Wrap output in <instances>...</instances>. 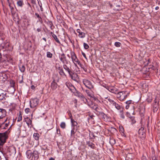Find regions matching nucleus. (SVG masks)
<instances>
[{"mask_svg": "<svg viewBox=\"0 0 160 160\" xmlns=\"http://www.w3.org/2000/svg\"><path fill=\"white\" fill-rule=\"evenodd\" d=\"M70 54L72 61L74 63L75 66H77V64L75 63L76 62L77 63L78 65H79L82 68V64L77 58L76 55L75 54L74 52L73 51H71L70 52Z\"/></svg>", "mask_w": 160, "mask_h": 160, "instance_id": "nucleus-1", "label": "nucleus"}, {"mask_svg": "<svg viewBox=\"0 0 160 160\" xmlns=\"http://www.w3.org/2000/svg\"><path fill=\"white\" fill-rule=\"evenodd\" d=\"M74 92L72 93L74 94L75 96L80 98L84 103H86L88 102V100L82 93L78 91L76 88V91H74Z\"/></svg>", "mask_w": 160, "mask_h": 160, "instance_id": "nucleus-2", "label": "nucleus"}, {"mask_svg": "<svg viewBox=\"0 0 160 160\" xmlns=\"http://www.w3.org/2000/svg\"><path fill=\"white\" fill-rule=\"evenodd\" d=\"M97 114L99 117L102 118L105 122L109 121L111 120L110 117L108 116V115L105 114L103 112H98V113H97Z\"/></svg>", "mask_w": 160, "mask_h": 160, "instance_id": "nucleus-3", "label": "nucleus"}, {"mask_svg": "<svg viewBox=\"0 0 160 160\" xmlns=\"http://www.w3.org/2000/svg\"><path fill=\"white\" fill-rule=\"evenodd\" d=\"M144 130V128L141 127L139 129L138 131L139 136L141 139L142 142H144L146 138V133Z\"/></svg>", "mask_w": 160, "mask_h": 160, "instance_id": "nucleus-4", "label": "nucleus"}, {"mask_svg": "<svg viewBox=\"0 0 160 160\" xmlns=\"http://www.w3.org/2000/svg\"><path fill=\"white\" fill-rule=\"evenodd\" d=\"M82 82L85 86L90 90L94 88V86L91 82L88 80L84 79L83 80Z\"/></svg>", "mask_w": 160, "mask_h": 160, "instance_id": "nucleus-5", "label": "nucleus"}, {"mask_svg": "<svg viewBox=\"0 0 160 160\" xmlns=\"http://www.w3.org/2000/svg\"><path fill=\"white\" fill-rule=\"evenodd\" d=\"M8 136L6 133H0V145L2 146L6 142Z\"/></svg>", "mask_w": 160, "mask_h": 160, "instance_id": "nucleus-6", "label": "nucleus"}, {"mask_svg": "<svg viewBox=\"0 0 160 160\" xmlns=\"http://www.w3.org/2000/svg\"><path fill=\"white\" fill-rule=\"evenodd\" d=\"M52 79V81L51 83V87L52 90H55L57 88L58 85L57 82H58L59 79L58 78V79H57L54 77H53Z\"/></svg>", "mask_w": 160, "mask_h": 160, "instance_id": "nucleus-7", "label": "nucleus"}, {"mask_svg": "<svg viewBox=\"0 0 160 160\" xmlns=\"http://www.w3.org/2000/svg\"><path fill=\"white\" fill-rule=\"evenodd\" d=\"M159 101L156 98L152 103L153 111L154 112H156L158 109L159 106Z\"/></svg>", "mask_w": 160, "mask_h": 160, "instance_id": "nucleus-8", "label": "nucleus"}, {"mask_svg": "<svg viewBox=\"0 0 160 160\" xmlns=\"http://www.w3.org/2000/svg\"><path fill=\"white\" fill-rule=\"evenodd\" d=\"M71 78L73 81L78 83L79 81V78L78 74L73 72L69 76Z\"/></svg>", "mask_w": 160, "mask_h": 160, "instance_id": "nucleus-9", "label": "nucleus"}, {"mask_svg": "<svg viewBox=\"0 0 160 160\" xmlns=\"http://www.w3.org/2000/svg\"><path fill=\"white\" fill-rule=\"evenodd\" d=\"M65 85L72 92H74V91H76V88L70 82H67L65 83Z\"/></svg>", "mask_w": 160, "mask_h": 160, "instance_id": "nucleus-10", "label": "nucleus"}, {"mask_svg": "<svg viewBox=\"0 0 160 160\" xmlns=\"http://www.w3.org/2000/svg\"><path fill=\"white\" fill-rule=\"evenodd\" d=\"M8 79V76L4 72H0V82L3 83L6 81Z\"/></svg>", "mask_w": 160, "mask_h": 160, "instance_id": "nucleus-11", "label": "nucleus"}, {"mask_svg": "<svg viewBox=\"0 0 160 160\" xmlns=\"http://www.w3.org/2000/svg\"><path fill=\"white\" fill-rule=\"evenodd\" d=\"M39 102V100L37 98L31 99V108L36 107Z\"/></svg>", "mask_w": 160, "mask_h": 160, "instance_id": "nucleus-12", "label": "nucleus"}, {"mask_svg": "<svg viewBox=\"0 0 160 160\" xmlns=\"http://www.w3.org/2000/svg\"><path fill=\"white\" fill-rule=\"evenodd\" d=\"M61 57H59L60 61L63 63H65L67 64L68 63V60L67 59L64 53H62L61 55Z\"/></svg>", "mask_w": 160, "mask_h": 160, "instance_id": "nucleus-13", "label": "nucleus"}, {"mask_svg": "<svg viewBox=\"0 0 160 160\" xmlns=\"http://www.w3.org/2000/svg\"><path fill=\"white\" fill-rule=\"evenodd\" d=\"M126 92H120L117 94V98L120 100H123L124 98H123V93L125 94Z\"/></svg>", "mask_w": 160, "mask_h": 160, "instance_id": "nucleus-14", "label": "nucleus"}, {"mask_svg": "<svg viewBox=\"0 0 160 160\" xmlns=\"http://www.w3.org/2000/svg\"><path fill=\"white\" fill-rule=\"evenodd\" d=\"M32 157V160H36L39 157L38 152L37 151H33V153L31 155V157Z\"/></svg>", "mask_w": 160, "mask_h": 160, "instance_id": "nucleus-15", "label": "nucleus"}, {"mask_svg": "<svg viewBox=\"0 0 160 160\" xmlns=\"http://www.w3.org/2000/svg\"><path fill=\"white\" fill-rule=\"evenodd\" d=\"M6 115V112L3 109L0 108V119L5 117Z\"/></svg>", "mask_w": 160, "mask_h": 160, "instance_id": "nucleus-16", "label": "nucleus"}, {"mask_svg": "<svg viewBox=\"0 0 160 160\" xmlns=\"http://www.w3.org/2000/svg\"><path fill=\"white\" fill-rule=\"evenodd\" d=\"M58 69L59 70L58 73L62 76H66V75L64 72L61 66L59 65Z\"/></svg>", "mask_w": 160, "mask_h": 160, "instance_id": "nucleus-17", "label": "nucleus"}, {"mask_svg": "<svg viewBox=\"0 0 160 160\" xmlns=\"http://www.w3.org/2000/svg\"><path fill=\"white\" fill-rule=\"evenodd\" d=\"M133 102L131 100H128L126 102V103L127 105L126 106L125 108L127 109H128L130 107H133Z\"/></svg>", "mask_w": 160, "mask_h": 160, "instance_id": "nucleus-18", "label": "nucleus"}, {"mask_svg": "<svg viewBox=\"0 0 160 160\" xmlns=\"http://www.w3.org/2000/svg\"><path fill=\"white\" fill-rule=\"evenodd\" d=\"M77 32L79 33L78 36L80 38H83L85 37V34L82 32L80 29H77Z\"/></svg>", "mask_w": 160, "mask_h": 160, "instance_id": "nucleus-19", "label": "nucleus"}, {"mask_svg": "<svg viewBox=\"0 0 160 160\" xmlns=\"http://www.w3.org/2000/svg\"><path fill=\"white\" fill-rule=\"evenodd\" d=\"M108 88H107L110 92L114 93H116L118 92V89L114 87H108Z\"/></svg>", "mask_w": 160, "mask_h": 160, "instance_id": "nucleus-20", "label": "nucleus"}, {"mask_svg": "<svg viewBox=\"0 0 160 160\" xmlns=\"http://www.w3.org/2000/svg\"><path fill=\"white\" fill-rule=\"evenodd\" d=\"M90 107L93 109L95 110V111L97 112V113H98V112H100L99 111V109L97 105L92 104L91 105Z\"/></svg>", "mask_w": 160, "mask_h": 160, "instance_id": "nucleus-21", "label": "nucleus"}, {"mask_svg": "<svg viewBox=\"0 0 160 160\" xmlns=\"http://www.w3.org/2000/svg\"><path fill=\"white\" fill-rule=\"evenodd\" d=\"M105 99H106L104 100V102H107L108 103V102L110 105L112 104L113 105L115 102L113 100L109 98H108V97L105 98Z\"/></svg>", "mask_w": 160, "mask_h": 160, "instance_id": "nucleus-22", "label": "nucleus"}, {"mask_svg": "<svg viewBox=\"0 0 160 160\" xmlns=\"http://www.w3.org/2000/svg\"><path fill=\"white\" fill-rule=\"evenodd\" d=\"M86 143L88 147L92 149H94L95 148V144L89 141H87Z\"/></svg>", "mask_w": 160, "mask_h": 160, "instance_id": "nucleus-23", "label": "nucleus"}, {"mask_svg": "<svg viewBox=\"0 0 160 160\" xmlns=\"http://www.w3.org/2000/svg\"><path fill=\"white\" fill-rule=\"evenodd\" d=\"M8 151L11 153H16V148L13 146H11L9 148Z\"/></svg>", "mask_w": 160, "mask_h": 160, "instance_id": "nucleus-24", "label": "nucleus"}, {"mask_svg": "<svg viewBox=\"0 0 160 160\" xmlns=\"http://www.w3.org/2000/svg\"><path fill=\"white\" fill-rule=\"evenodd\" d=\"M126 115L127 117L129 118L132 120V123H134L136 122V121L134 119V117L130 116V113L127 112L126 113Z\"/></svg>", "mask_w": 160, "mask_h": 160, "instance_id": "nucleus-25", "label": "nucleus"}, {"mask_svg": "<svg viewBox=\"0 0 160 160\" xmlns=\"http://www.w3.org/2000/svg\"><path fill=\"white\" fill-rule=\"evenodd\" d=\"M32 3V7L34 10H35L36 9H38V6L36 4V0H31Z\"/></svg>", "mask_w": 160, "mask_h": 160, "instance_id": "nucleus-26", "label": "nucleus"}, {"mask_svg": "<svg viewBox=\"0 0 160 160\" xmlns=\"http://www.w3.org/2000/svg\"><path fill=\"white\" fill-rule=\"evenodd\" d=\"M35 15L38 18V20L37 21V22H40L41 24H42L43 23V21L41 17H40L39 14L37 13H36Z\"/></svg>", "mask_w": 160, "mask_h": 160, "instance_id": "nucleus-27", "label": "nucleus"}, {"mask_svg": "<svg viewBox=\"0 0 160 160\" xmlns=\"http://www.w3.org/2000/svg\"><path fill=\"white\" fill-rule=\"evenodd\" d=\"M24 118V121L27 124L28 127H29V125L30 124V118L26 116H25Z\"/></svg>", "mask_w": 160, "mask_h": 160, "instance_id": "nucleus-28", "label": "nucleus"}, {"mask_svg": "<svg viewBox=\"0 0 160 160\" xmlns=\"http://www.w3.org/2000/svg\"><path fill=\"white\" fill-rule=\"evenodd\" d=\"M110 144L112 146L116 143V140L114 138L112 137H110L109 142Z\"/></svg>", "mask_w": 160, "mask_h": 160, "instance_id": "nucleus-29", "label": "nucleus"}, {"mask_svg": "<svg viewBox=\"0 0 160 160\" xmlns=\"http://www.w3.org/2000/svg\"><path fill=\"white\" fill-rule=\"evenodd\" d=\"M6 97V93L5 92L1 93L0 94V101L3 100L4 99H5V98Z\"/></svg>", "mask_w": 160, "mask_h": 160, "instance_id": "nucleus-30", "label": "nucleus"}, {"mask_svg": "<svg viewBox=\"0 0 160 160\" xmlns=\"http://www.w3.org/2000/svg\"><path fill=\"white\" fill-rule=\"evenodd\" d=\"M78 128H72V129L71 131V136H72L74 135L76 132Z\"/></svg>", "mask_w": 160, "mask_h": 160, "instance_id": "nucleus-31", "label": "nucleus"}, {"mask_svg": "<svg viewBox=\"0 0 160 160\" xmlns=\"http://www.w3.org/2000/svg\"><path fill=\"white\" fill-rule=\"evenodd\" d=\"M123 108H122L119 111L120 117L123 119L125 118V116L123 113Z\"/></svg>", "mask_w": 160, "mask_h": 160, "instance_id": "nucleus-32", "label": "nucleus"}, {"mask_svg": "<svg viewBox=\"0 0 160 160\" xmlns=\"http://www.w3.org/2000/svg\"><path fill=\"white\" fill-rule=\"evenodd\" d=\"M119 130L120 132L122 134V135L123 136H124L125 135V133H124V130L122 126H119Z\"/></svg>", "mask_w": 160, "mask_h": 160, "instance_id": "nucleus-33", "label": "nucleus"}, {"mask_svg": "<svg viewBox=\"0 0 160 160\" xmlns=\"http://www.w3.org/2000/svg\"><path fill=\"white\" fill-rule=\"evenodd\" d=\"M19 68L20 71L22 72H23L25 70V68L24 65L22 64H20V65H19Z\"/></svg>", "mask_w": 160, "mask_h": 160, "instance_id": "nucleus-34", "label": "nucleus"}, {"mask_svg": "<svg viewBox=\"0 0 160 160\" xmlns=\"http://www.w3.org/2000/svg\"><path fill=\"white\" fill-rule=\"evenodd\" d=\"M47 24L48 26L52 30L53 29V25L52 21H48L47 22Z\"/></svg>", "mask_w": 160, "mask_h": 160, "instance_id": "nucleus-35", "label": "nucleus"}, {"mask_svg": "<svg viewBox=\"0 0 160 160\" xmlns=\"http://www.w3.org/2000/svg\"><path fill=\"white\" fill-rule=\"evenodd\" d=\"M52 37L56 41V42L58 44L60 43V42L59 41L58 39L57 38V36L55 34H53Z\"/></svg>", "mask_w": 160, "mask_h": 160, "instance_id": "nucleus-36", "label": "nucleus"}, {"mask_svg": "<svg viewBox=\"0 0 160 160\" xmlns=\"http://www.w3.org/2000/svg\"><path fill=\"white\" fill-rule=\"evenodd\" d=\"M108 131L112 133L116 132H117V129L113 127H111V128L108 130Z\"/></svg>", "mask_w": 160, "mask_h": 160, "instance_id": "nucleus-37", "label": "nucleus"}, {"mask_svg": "<svg viewBox=\"0 0 160 160\" xmlns=\"http://www.w3.org/2000/svg\"><path fill=\"white\" fill-rule=\"evenodd\" d=\"M39 134L37 133H34L33 135L34 138L36 140H38L39 139Z\"/></svg>", "mask_w": 160, "mask_h": 160, "instance_id": "nucleus-38", "label": "nucleus"}, {"mask_svg": "<svg viewBox=\"0 0 160 160\" xmlns=\"http://www.w3.org/2000/svg\"><path fill=\"white\" fill-rule=\"evenodd\" d=\"M52 54L50 52H47V57L48 58H51L52 57Z\"/></svg>", "mask_w": 160, "mask_h": 160, "instance_id": "nucleus-39", "label": "nucleus"}, {"mask_svg": "<svg viewBox=\"0 0 160 160\" xmlns=\"http://www.w3.org/2000/svg\"><path fill=\"white\" fill-rule=\"evenodd\" d=\"M60 126L62 129L65 128L66 127V124L65 122H62L60 124Z\"/></svg>", "mask_w": 160, "mask_h": 160, "instance_id": "nucleus-40", "label": "nucleus"}, {"mask_svg": "<svg viewBox=\"0 0 160 160\" xmlns=\"http://www.w3.org/2000/svg\"><path fill=\"white\" fill-rule=\"evenodd\" d=\"M22 120V116L21 113V112H19V114L18 115V118L17 120V122H19Z\"/></svg>", "mask_w": 160, "mask_h": 160, "instance_id": "nucleus-41", "label": "nucleus"}, {"mask_svg": "<svg viewBox=\"0 0 160 160\" xmlns=\"http://www.w3.org/2000/svg\"><path fill=\"white\" fill-rule=\"evenodd\" d=\"M17 4L18 6L22 7L23 4V1L21 0L18 1L17 2Z\"/></svg>", "mask_w": 160, "mask_h": 160, "instance_id": "nucleus-42", "label": "nucleus"}, {"mask_svg": "<svg viewBox=\"0 0 160 160\" xmlns=\"http://www.w3.org/2000/svg\"><path fill=\"white\" fill-rule=\"evenodd\" d=\"M121 45V43L119 42H116L114 43V45L117 47H119Z\"/></svg>", "mask_w": 160, "mask_h": 160, "instance_id": "nucleus-43", "label": "nucleus"}, {"mask_svg": "<svg viewBox=\"0 0 160 160\" xmlns=\"http://www.w3.org/2000/svg\"><path fill=\"white\" fill-rule=\"evenodd\" d=\"M6 122V123H5V128H6V127H8V124L9 123V119L8 120V118H7L5 121V122Z\"/></svg>", "mask_w": 160, "mask_h": 160, "instance_id": "nucleus-44", "label": "nucleus"}, {"mask_svg": "<svg viewBox=\"0 0 160 160\" xmlns=\"http://www.w3.org/2000/svg\"><path fill=\"white\" fill-rule=\"evenodd\" d=\"M85 92L88 94V95L90 97H92V95H93V94H92L90 91L88 90H85Z\"/></svg>", "mask_w": 160, "mask_h": 160, "instance_id": "nucleus-45", "label": "nucleus"}, {"mask_svg": "<svg viewBox=\"0 0 160 160\" xmlns=\"http://www.w3.org/2000/svg\"><path fill=\"white\" fill-rule=\"evenodd\" d=\"M63 68L66 71H67V70H69L70 68L68 67V66L65 64H64L63 65Z\"/></svg>", "mask_w": 160, "mask_h": 160, "instance_id": "nucleus-46", "label": "nucleus"}, {"mask_svg": "<svg viewBox=\"0 0 160 160\" xmlns=\"http://www.w3.org/2000/svg\"><path fill=\"white\" fill-rule=\"evenodd\" d=\"M78 125V123L77 122H74V123L72 125V128H78L77 125Z\"/></svg>", "mask_w": 160, "mask_h": 160, "instance_id": "nucleus-47", "label": "nucleus"}, {"mask_svg": "<svg viewBox=\"0 0 160 160\" xmlns=\"http://www.w3.org/2000/svg\"><path fill=\"white\" fill-rule=\"evenodd\" d=\"M149 69H151L153 70H155L157 69V68L153 65H150L148 68Z\"/></svg>", "mask_w": 160, "mask_h": 160, "instance_id": "nucleus-48", "label": "nucleus"}, {"mask_svg": "<svg viewBox=\"0 0 160 160\" xmlns=\"http://www.w3.org/2000/svg\"><path fill=\"white\" fill-rule=\"evenodd\" d=\"M26 155L27 158H28V159L30 158V156H29L30 155V150H28L26 152Z\"/></svg>", "mask_w": 160, "mask_h": 160, "instance_id": "nucleus-49", "label": "nucleus"}, {"mask_svg": "<svg viewBox=\"0 0 160 160\" xmlns=\"http://www.w3.org/2000/svg\"><path fill=\"white\" fill-rule=\"evenodd\" d=\"M152 98L151 97H148V98H147V99H146L148 103L151 102L152 101Z\"/></svg>", "mask_w": 160, "mask_h": 160, "instance_id": "nucleus-50", "label": "nucleus"}, {"mask_svg": "<svg viewBox=\"0 0 160 160\" xmlns=\"http://www.w3.org/2000/svg\"><path fill=\"white\" fill-rule=\"evenodd\" d=\"M83 46L84 48L86 49H88L89 47L88 45L85 42L83 43Z\"/></svg>", "mask_w": 160, "mask_h": 160, "instance_id": "nucleus-51", "label": "nucleus"}, {"mask_svg": "<svg viewBox=\"0 0 160 160\" xmlns=\"http://www.w3.org/2000/svg\"><path fill=\"white\" fill-rule=\"evenodd\" d=\"M91 98H93V99L94 100V101H98V98L96 97H95L94 95L93 94L92 95V97H91Z\"/></svg>", "mask_w": 160, "mask_h": 160, "instance_id": "nucleus-52", "label": "nucleus"}, {"mask_svg": "<svg viewBox=\"0 0 160 160\" xmlns=\"http://www.w3.org/2000/svg\"><path fill=\"white\" fill-rule=\"evenodd\" d=\"M116 8H116L115 9L116 10H117V11H119V10H122V8H120V5H117L116 6Z\"/></svg>", "mask_w": 160, "mask_h": 160, "instance_id": "nucleus-53", "label": "nucleus"}, {"mask_svg": "<svg viewBox=\"0 0 160 160\" xmlns=\"http://www.w3.org/2000/svg\"><path fill=\"white\" fill-rule=\"evenodd\" d=\"M72 116H71L70 117V118H71V122L72 125L73 124L74 122H75L76 121H75L72 118Z\"/></svg>", "mask_w": 160, "mask_h": 160, "instance_id": "nucleus-54", "label": "nucleus"}, {"mask_svg": "<svg viewBox=\"0 0 160 160\" xmlns=\"http://www.w3.org/2000/svg\"><path fill=\"white\" fill-rule=\"evenodd\" d=\"M142 160H148L147 157L144 154H143L142 156Z\"/></svg>", "mask_w": 160, "mask_h": 160, "instance_id": "nucleus-55", "label": "nucleus"}, {"mask_svg": "<svg viewBox=\"0 0 160 160\" xmlns=\"http://www.w3.org/2000/svg\"><path fill=\"white\" fill-rule=\"evenodd\" d=\"M67 72H68L69 76L73 72V71L71 70L70 69H69V70H68L67 71Z\"/></svg>", "mask_w": 160, "mask_h": 160, "instance_id": "nucleus-56", "label": "nucleus"}, {"mask_svg": "<svg viewBox=\"0 0 160 160\" xmlns=\"http://www.w3.org/2000/svg\"><path fill=\"white\" fill-rule=\"evenodd\" d=\"M25 111L26 113H28L30 112L29 108H26L25 110Z\"/></svg>", "mask_w": 160, "mask_h": 160, "instance_id": "nucleus-57", "label": "nucleus"}, {"mask_svg": "<svg viewBox=\"0 0 160 160\" xmlns=\"http://www.w3.org/2000/svg\"><path fill=\"white\" fill-rule=\"evenodd\" d=\"M129 92L126 95H125V94L123 93V98H124V99H126L127 98V96H128L129 95Z\"/></svg>", "mask_w": 160, "mask_h": 160, "instance_id": "nucleus-58", "label": "nucleus"}, {"mask_svg": "<svg viewBox=\"0 0 160 160\" xmlns=\"http://www.w3.org/2000/svg\"><path fill=\"white\" fill-rule=\"evenodd\" d=\"M57 133L58 134L61 135L60 130L59 128H57Z\"/></svg>", "mask_w": 160, "mask_h": 160, "instance_id": "nucleus-59", "label": "nucleus"}, {"mask_svg": "<svg viewBox=\"0 0 160 160\" xmlns=\"http://www.w3.org/2000/svg\"><path fill=\"white\" fill-rule=\"evenodd\" d=\"M115 108L118 110H120L121 109V107L120 105L118 104Z\"/></svg>", "mask_w": 160, "mask_h": 160, "instance_id": "nucleus-60", "label": "nucleus"}, {"mask_svg": "<svg viewBox=\"0 0 160 160\" xmlns=\"http://www.w3.org/2000/svg\"><path fill=\"white\" fill-rule=\"evenodd\" d=\"M68 39L69 41L72 44H73L74 43V41H72V40L71 39V38H68Z\"/></svg>", "mask_w": 160, "mask_h": 160, "instance_id": "nucleus-61", "label": "nucleus"}, {"mask_svg": "<svg viewBox=\"0 0 160 160\" xmlns=\"http://www.w3.org/2000/svg\"><path fill=\"white\" fill-rule=\"evenodd\" d=\"M36 87V86L32 85L31 86V88L32 90H34L35 88Z\"/></svg>", "mask_w": 160, "mask_h": 160, "instance_id": "nucleus-62", "label": "nucleus"}, {"mask_svg": "<svg viewBox=\"0 0 160 160\" xmlns=\"http://www.w3.org/2000/svg\"><path fill=\"white\" fill-rule=\"evenodd\" d=\"M82 56H83V57L87 59V57H86V54H85L83 52H82Z\"/></svg>", "mask_w": 160, "mask_h": 160, "instance_id": "nucleus-63", "label": "nucleus"}, {"mask_svg": "<svg viewBox=\"0 0 160 160\" xmlns=\"http://www.w3.org/2000/svg\"><path fill=\"white\" fill-rule=\"evenodd\" d=\"M152 160H158L157 157H153L152 158Z\"/></svg>", "mask_w": 160, "mask_h": 160, "instance_id": "nucleus-64", "label": "nucleus"}]
</instances>
